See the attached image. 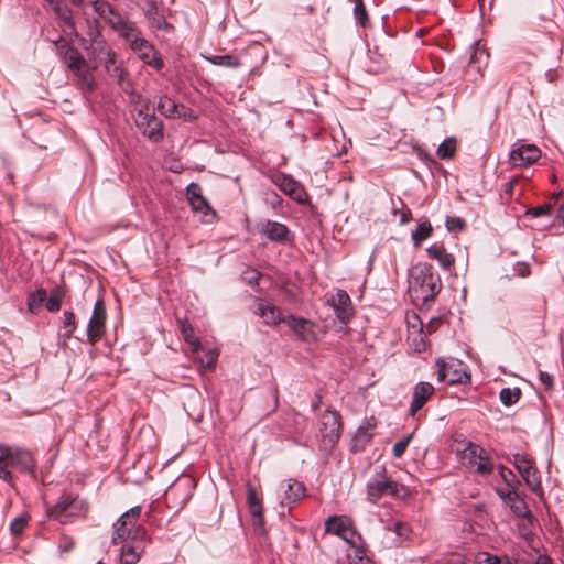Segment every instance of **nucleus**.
Returning a JSON list of instances; mask_svg holds the SVG:
<instances>
[{
	"label": "nucleus",
	"mask_w": 564,
	"mask_h": 564,
	"mask_svg": "<svg viewBox=\"0 0 564 564\" xmlns=\"http://www.w3.org/2000/svg\"><path fill=\"white\" fill-rule=\"evenodd\" d=\"M91 6L94 11L129 44V47L138 54L144 64L156 70L163 68L164 63L160 53L143 37L141 30L134 22L121 14L106 0H95Z\"/></svg>",
	"instance_id": "obj_1"
},
{
	"label": "nucleus",
	"mask_w": 564,
	"mask_h": 564,
	"mask_svg": "<svg viewBox=\"0 0 564 564\" xmlns=\"http://www.w3.org/2000/svg\"><path fill=\"white\" fill-rule=\"evenodd\" d=\"M34 462L32 454L26 449H12L7 445H0V478L10 482L12 479L9 468L19 469L22 473H32Z\"/></svg>",
	"instance_id": "obj_2"
},
{
	"label": "nucleus",
	"mask_w": 564,
	"mask_h": 564,
	"mask_svg": "<svg viewBox=\"0 0 564 564\" xmlns=\"http://www.w3.org/2000/svg\"><path fill=\"white\" fill-rule=\"evenodd\" d=\"M441 286V278L431 265L420 268L410 280V291L424 303L433 301Z\"/></svg>",
	"instance_id": "obj_3"
},
{
	"label": "nucleus",
	"mask_w": 564,
	"mask_h": 564,
	"mask_svg": "<svg viewBox=\"0 0 564 564\" xmlns=\"http://www.w3.org/2000/svg\"><path fill=\"white\" fill-rule=\"evenodd\" d=\"M387 492L398 498H406L410 495L408 487L391 480L382 468L367 484L368 500L375 503Z\"/></svg>",
	"instance_id": "obj_4"
},
{
	"label": "nucleus",
	"mask_w": 564,
	"mask_h": 564,
	"mask_svg": "<svg viewBox=\"0 0 564 564\" xmlns=\"http://www.w3.org/2000/svg\"><path fill=\"white\" fill-rule=\"evenodd\" d=\"M87 509L88 505L85 500L79 499L77 495L64 492L54 506L47 507L46 513L50 518L59 520L64 523L65 521L62 520L63 516L74 517L82 512H86Z\"/></svg>",
	"instance_id": "obj_5"
},
{
	"label": "nucleus",
	"mask_w": 564,
	"mask_h": 564,
	"mask_svg": "<svg viewBox=\"0 0 564 564\" xmlns=\"http://www.w3.org/2000/svg\"><path fill=\"white\" fill-rule=\"evenodd\" d=\"M341 417L337 411L326 410L319 419V434L325 448H332L340 436Z\"/></svg>",
	"instance_id": "obj_6"
},
{
	"label": "nucleus",
	"mask_w": 564,
	"mask_h": 564,
	"mask_svg": "<svg viewBox=\"0 0 564 564\" xmlns=\"http://www.w3.org/2000/svg\"><path fill=\"white\" fill-rule=\"evenodd\" d=\"M67 67L75 76L76 86L83 94H90L96 89L94 68L90 67L84 56L72 59Z\"/></svg>",
	"instance_id": "obj_7"
},
{
	"label": "nucleus",
	"mask_w": 564,
	"mask_h": 564,
	"mask_svg": "<svg viewBox=\"0 0 564 564\" xmlns=\"http://www.w3.org/2000/svg\"><path fill=\"white\" fill-rule=\"evenodd\" d=\"M325 532L341 538L350 546H355V540L359 538L354 528L351 518L347 516H330L325 520Z\"/></svg>",
	"instance_id": "obj_8"
},
{
	"label": "nucleus",
	"mask_w": 564,
	"mask_h": 564,
	"mask_svg": "<svg viewBox=\"0 0 564 564\" xmlns=\"http://www.w3.org/2000/svg\"><path fill=\"white\" fill-rule=\"evenodd\" d=\"M142 507L135 506L126 511L113 524L115 532L112 535V543L119 544L129 540L133 525L138 522L141 516Z\"/></svg>",
	"instance_id": "obj_9"
},
{
	"label": "nucleus",
	"mask_w": 564,
	"mask_h": 564,
	"mask_svg": "<svg viewBox=\"0 0 564 564\" xmlns=\"http://www.w3.org/2000/svg\"><path fill=\"white\" fill-rule=\"evenodd\" d=\"M106 330V308L104 301L98 299L95 303L93 315L87 325V341L90 345L97 344Z\"/></svg>",
	"instance_id": "obj_10"
},
{
	"label": "nucleus",
	"mask_w": 564,
	"mask_h": 564,
	"mask_svg": "<svg viewBox=\"0 0 564 564\" xmlns=\"http://www.w3.org/2000/svg\"><path fill=\"white\" fill-rule=\"evenodd\" d=\"M513 465L532 491L536 492L541 489L539 471L525 454L517 453L513 456Z\"/></svg>",
	"instance_id": "obj_11"
},
{
	"label": "nucleus",
	"mask_w": 564,
	"mask_h": 564,
	"mask_svg": "<svg viewBox=\"0 0 564 564\" xmlns=\"http://www.w3.org/2000/svg\"><path fill=\"white\" fill-rule=\"evenodd\" d=\"M135 124L141 133L151 142L159 143L164 138L163 122L153 113H143L135 118Z\"/></svg>",
	"instance_id": "obj_12"
},
{
	"label": "nucleus",
	"mask_w": 564,
	"mask_h": 564,
	"mask_svg": "<svg viewBox=\"0 0 564 564\" xmlns=\"http://www.w3.org/2000/svg\"><path fill=\"white\" fill-rule=\"evenodd\" d=\"M437 380L447 384L463 383L469 380V375L456 362L436 361Z\"/></svg>",
	"instance_id": "obj_13"
},
{
	"label": "nucleus",
	"mask_w": 564,
	"mask_h": 564,
	"mask_svg": "<svg viewBox=\"0 0 564 564\" xmlns=\"http://www.w3.org/2000/svg\"><path fill=\"white\" fill-rule=\"evenodd\" d=\"M541 156V151L533 144L516 142L510 153V162L513 166L523 167L536 162Z\"/></svg>",
	"instance_id": "obj_14"
},
{
	"label": "nucleus",
	"mask_w": 564,
	"mask_h": 564,
	"mask_svg": "<svg viewBox=\"0 0 564 564\" xmlns=\"http://www.w3.org/2000/svg\"><path fill=\"white\" fill-rule=\"evenodd\" d=\"M329 305L333 307L337 318L346 324L350 322L354 316V307L348 293L344 290H337L327 300Z\"/></svg>",
	"instance_id": "obj_15"
},
{
	"label": "nucleus",
	"mask_w": 564,
	"mask_h": 564,
	"mask_svg": "<svg viewBox=\"0 0 564 564\" xmlns=\"http://www.w3.org/2000/svg\"><path fill=\"white\" fill-rule=\"evenodd\" d=\"M288 325L292 333L305 343H313L318 339V326L312 321L290 316Z\"/></svg>",
	"instance_id": "obj_16"
},
{
	"label": "nucleus",
	"mask_w": 564,
	"mask_h": 564,
	"mask_svg": "<svg viewBox=\"0 0 564 564\" xmlns=\"http://www.w3.org/2000/svg\"><path fill=\"white\" fill-rule=\"evenodd\" d=\"M456 454L463 466L473 469L477 460L485 454V449L469 441H462L458 443Z\"/></svg>",
	"instance_id": "obj_17"
},
{
	"label": "nucleus",
	"mask_w": 564,
	"mask_h": 564,
	"mask_svg": "<svg viewBox=\"0 0 564 564\" xmlns=\"http://www.w3.org/2000/svg\"><path fill=\"white\" fill-rule=\"evenodd\" d=\"M187 198L195 212H204L205 216H210L207 221L216 217V212L210 207L207 199L203 196L202 187L197 183H191L187 186Z\"/></svg>",
	"instance_id": "obj_18"
},
{
	"label": "nucleus",
	"mask_w": 564,
	"mask_h": 564,
	"mask_svg": "<svg viewBox=\"0 0 564 564\" xmlns=\"http://www.w3.org/2000/svg\"><path fill=\"white\" fill-rule=\"evenodd\" d=\"M435 389L430 382H419L413 389L412 401L410 404V414L414 416L424 404L433 397Z\"/></svg>",
	"instance_id": "obj_19"
},
{
	"label": "nucleus",
	"mask_w": 564,
	"mask_h": 564,
	"mask_svg": "<svg viewBox=\"0 0 564 564\" xmlns=\"http://www.w3.org/2000/svg\"><path fill=\"white\" fill-rule=\"evenodd\" d=\"M305 429L306 419L304 415L293 410L284 412V435L286 434L288 437L299 441L296 436L301 435Z\"/></svg>",
	"instance_id": "obj_20"
},
{
	"label": "nucleus",
	"mask_w": 564,
	"mask_h": 564,
	"mask_svg": "<svg viewBox=\"0 0 564 564\" xmlns=\"http://www.w3.org/2000/svg\"><path fill=\"white\" fill-rule=\"evenodd\" d=\"M489 55L479 42H475L471 46L467 74L476 73L482 75V69L487 66Z\"/></svg>",
	"instance_id": "obj_21"
},
{
	"label": "nucleus",
	"mask_w": 564,
	"mask_h": 564,
	"mask_svg": "<svg viewBox=\"0 0 564 564\" xmlns=\"http://www.w3.org/2000/svg\"><path fill=\"white\" fill-rule=\"evenodd\" d=\"M143 14L149 21L151 28L165 31H170L172 29V25L167 23L164 14L154 1H147L143 8Z\"/></svg>",
	"instance_id": "obj_22"
},
{
	"label": "nucleus",
	"mask_w": 564,
	"mask_h": 564,
	"mask_svg": "<svg viewBox=\"0 0 564 564\" xmlns=\"http://www.w3.org/2000/svg\"><path fill=\"white\" fill-rule=\"evenodd\" d=\"M156 109L166 118H181L186 117L185 106L176 104L169 96H162L159 98Z\"/></svg>",
	"instance_id": "obj_23"
},
{
	"label": "nucleus",
	"mask_w": 564,
	"mask_h": 564,
	"mask_svg": "<svg viewBox=\"0 0 564 564\" xmlns=\"http://www.w3.org/2000/svg\"><path fill=\"white\" fill-rule=\"evenodd\" d=\"M284 194L299 204L308 203V195L301 183L284 174Z\"/></svg>",
	"instance_id": "obj_24"
},
{
	"label": "nucleus",
	"mask_w": 564,
	"mask_h": 564,
	"mask_svg": "<svg viewBox=\"0 0 564 564\" xmlns=\"http://www.w3.org/2000/svg\"><path fill=\"white\" fill-rule=\"evenodd\" d=\"M427 256L436 260L438 264L445 269H451L455 263V258L452 253H448L442 245L434 243L426 249Z\"/></svg>",
	"instance_id": "obj_25"
},
{
	"label": "nucleus",
	"mask_w": 564,
	"mask_h": 564,
	"mask_svg": "<svg viewBox=\"0 0 564 564\" xmlns=\"http://www.w3.org/2000/svg\"><path fill=\"white\" fill-rule=\"evenodd\" d=\"M258 312L267 324L275 325L282 321V312L280 308L269 302L261 301L258 304Z\"/></svg>",
	"instance_id": "obj_26"
},
{
	"label": "nucleus",
	"mask_w": 564,
	"mask_h": 564,
	"mask_svg": "<svg viewBox=\"0 0 564 564\" xmlns=\"http://www.w3.org/2000/svg\"><path fill=\"white\" fill-rule=\"evenodd\" d=\"M259 231L274 241L282 240V225L276 221L261 220L258 224Z\"/></svg>",
	"instance_id": "obj_27"
},
{
	"label": "nucleus",
	"mask_w": 564,
	"mask_h": 564,
	"mask_svg": "<svg viewBox=\"0 0 564 564\" xmlns=\"http://www.w3.org/2000/svg\"><path fill=\"white\" fill-rule=\"evenodd\" d=\"M143 550V545L124 544L121 547L120 564H137Z\"/></svg>",
	"instance_id": "obj_28"
},
{
	"label": "nucleus",
	"mask_w": 564,
	"mask_h": 564,
	"mask_svg": "<svg viewBox=\"0 0 564 564\" xmlns=\"http://www.w3.org/2000/svg\"><path fill=\"white\" fill-rule=\"evenodd\" d=\"M47 292L44 289H37L31 292L28 296V310L36 314L43 306V303L46 302Z\"/></svg>",
	"instance_id": "obj_29"
},
{
	"label": "nucleus",
	"mask_w": 564,
	"mask_h": 564,
	"mask_svg": "<svg viewBox=\"0 0 564 564\" xmlns=\"http://www.w3.org/2000/svg\"><path fill=\"white\" fill-rule=\"evenodd\" d=\"M284 494H285V498L290 502L294 503L305 497L306 488L303 482L293 479V480L289 481L288 490L284 491Z\"/></svg>",
	"instance_id": "obj_30"
},
{
	"label": "nucleus",
	"mask_w": 564,
	"mask_h": 564,
	"mask_svg": "<svg viewBox=\"0 0 564 564\" xmlns=\"http://www.w3.org/2000/svg\"><path fill=\"white\" fill-rule=\"evenodd\" d=\"M107 73L112 79H115L117 82V84L122 88V90L124 93L132 94V91H131L132 84L130 83V80L127 79L128 73L126 72L124 68H122V66H120V65L113 66V68Z\"/></svg>",
	"instance_id": "obj_31"
},
{
	"label": "nucleus",
	"mask_w": 564,
	"mask_h": 564,
	"mask_svg": "<svg viewBox=\"0 0 564 564\" xmlns=\"http://www.w3.org/2000/svg\"><path fill=\"white\" fill-rule=\"evenodd\" d=\"M65 296V290L61 285H56L50 292L48 297H46V308L48 312H57L61 308L62 301Z\"/></svg>",
	"instance_id": "obj_32"
},
{
	"label": "nucleus",
	"mask_w": 564,
	"mask_h": 564,
	"mask_svg": "<svg viewBox=\"0 0 564 564\" xmlns=\"http://www.w3.org/2000/svg\"><path fill=\"white\" fill-rule=\"evenodd\" d=\"M206 61H208L210 64L221 67H228V68H237L240 66V61L237 56L234 55H212V56H204Z\"/></svg>",
	"instance_id": "obj_33"
},
{
	"label": "nucleus",
	"mask_w": 564,
	"mask_h": 564,
	"mask_svg": "<svg viewBox=\"0 0 564 564\" xmlns=\"http://www.w3.org/2000/svg\"><path fill=\"white\" fill-rule=\"evenodd\" d=\"M247 502L250 513L253 517L262 516V506L257 496V490L250 482L247 484Z\"/></svg>",
	"instance_id": "obj_34"
},
{
	"label": "nucleus",
	"mask_w": 564,
	"mask_h": 564,
	"mask_svg": "<svg viewBox=\"0 0 564 564\" xmlns=\"http://www.w3.org/2000/svg\"><path fill=\"white\" fill-rule=\"evenodd\" d=\"M55 14L64 21L65 25L72 31L76 32V24L73 18V12L67 6H62V1L55 3L53 7Z\"/></svg>",
	"instance_id": "obj_35"
},
{
	"label": "nucleus",
	"mask_w": 564,
	"mask_h": 564,
	"mask_svg": "<svg viewBox=\"0 0 564 564\" xmlns=\"http://www.w3.org/2000/svg\"><path fill=\"white\" fill-rule=\"evenodd\" d=\"M432 226L429 220L421 221L415 230L412 231L411 238L415 247H419L432 234Z\"/></svg>",
	"instance_id": "obj_36"
},
{
	"label": "nucleus",
	"mask_w": 564,
	"mask_h": 564,
	"mask_svg": "<svg viewBox=\"0 0 564 564\" xmlns=\"http://www.w3.org/2000/svg\"><path fill=\"white\" fill-rule=\"evenodd\" d=\"M178 323L180 330L184 340L193 347V350L195 352H198L200 349V343L199 339L194 335L193 327L191 326V324L183 321H178Z\"/></svg>",
	"instance_id": "obj_37"
},
{
	"label": "nucleus",
	"mask_w": 564,
	"mask_h": 564,
	"mask_svg": "<svg viewBox=\"0 0 564 564\" xmlns=\"http://www.w3.org/2000/svg\"><path fill=\"white\" fill-rule=\"evenodd\" d=\"M57 52L59 57L67 64V66H69L72 59L83 56L76 47L72 46L66 41L59 45Z\"/></svg>",
	"instance_id": "obj_38"
},
{
	"label": "nucleus",
	"mask_w": 564,
	"mask_h": 564,
	"mask_svg": "<svg viewBox=\"0 0 564 564\" xmlns=\"http://www.w3.org/2000/svg\"><path fill=\"white\" fill-rule=\"evenodd\" d=\"M513 513L519 518H531V511L529 510L525 501L518 496H513V499L508 503Z\"/></svg>",
	"instance_id": "obj_39"
},
{
	"label": "nucleus",
	"mask_w": 564,
	"mask_h": 564,
	"mask_svg": "<svg viewBox=\"0 0 564 564\" xmlns=\"http://www.w3.org/2000/svg\"><path fill=\"white\" fill-rule=\"evenodd\" d=\"M456 152V141L453 138L444 140L437 148V156L442 160H448L454 156Z\"/></svg>",
	"instance_id": "obj_40"
},
{
	"label": "nucleus",
	"mask_w": 564,
	"mask_h": 564,
	"mask_svg": "<svg viewBox=\"0 0 564 564\" xmlns=\"http://www.w3.org/2000/svg\"><path fill=\"white\" fill-rule=\"evenodd\" d=\"M521 397V390L519 388H503L499 393L501 403L506 406H510L519 401Z\"/></svg>",
	"instance_id": "obj_41"
},
{
	"label": "nucleus",
	"mask_w": 564,
	"mask_h": 564,
	"mask_svg": "<svg viewBox=\"0 0 564 564\" xmlns=\"http://www.w3.org/2000/svg\"><path fill=\"white\" fill-rule=\"evenodd\" d=\"M63 326L66 329L62 335L64 339H69L76 329L75 314L72 311H65L63 313Z\"/></svg>",
	"instance_id": "obj_42"
},
{
	"label": "nucleus",
	"mask_w": 564,
	"mask_h": 564,
	"mask_svg": "<svg viewBox=\"0 0 564 564\" xmlns=\"http://www.w3.org/2000/svg\"><path fill=\"white\" fill-rule=\"evenodd\" d=\"M29 517L26 514H21L14 518L10 523V531L13 535H21L28 524Z\"/></svg>",
	"instance_id": "obj_43"
},
{
	"label": "nucleus",
	"mask_w": 564,
	"mask_h": 564,
	"mask_svg": "<svg viewBox=\"0 0 564 564\" xmlns=\"http://www.w3.org/2000/svg\"><path fill=\"white\" fill-rule=\"evenodd\" d=\"M473 469L480 475H490L494 470V465L485 453L481 455V458L477 460Z\"/></svg>",
	"instance_id": "obj_44"
},
{
	"label": "nucleus",
	"mask_w": 564,
	"mask_h": 564,
	"mask_svg": "<svg viewBox=\"0 0 564 564\" xmlns=\"http://www.w3.org/2000/svg\"><path fill=\"white\" fill-rule=\"evenodd\" d=\"M147 538H148V532H147L145 528L135 523L133 525V529L131 531V535L129 539L135 543L134 545H143L144 546V542H145Z\"/></svg>",
	"instance_id": "obj_45"
},
{
	"label": "nucleus",
	"mask_w": 564,
	"mask_h": 564,
	"mask_svg": "<svg viewBox=\"0 0 564 564\" xmlns=\"http://www.w3.org/2000/svg\"><path fill=\"white\" fill-rule=\"evenodd\" d=\"M400 208H398L395 205L392 208V213L394 216H399V223L400 225H405L412 219V213L411 210L405 207L404 203L400 200Z\"/></svg>",
	"instance_id": "obj_46"
},
{
	"label": "nucleus",
	"mask_w": 564,
	"mask_h": 564,
	"mask_svg": "<svg viewBox=\"0 0 564 564\" xmlns=\"http://www.w3.org/2000/svg\"><path fill=\"white\" fill-rule=\"evenodd\" d=\"M413 434H409L399 440L392 447V454L395 458H400L406 451Z\"/></svg>",
	"instance_id": "obj_47"
},
{
	"label": "nucleus",
	"mask_w": 564,
	"mask_h": 564,
	"mask_svg": "<svg viewBox=\"0 0 564 564\" xmlns=\"http://www.w3.org/2000/svg\"><path fill=\"white\" fill-rule=\"evenodd\" d=\"M133 102L138 107L137 116H140L141 112L151 113L150 112L151 100L148 97H144L140 94H135V95H133Z\"/></svg>",
	"instance_id": "obj_48"
},
{
	"label": "nucleus",
	"mask_w": 564,
	"mask_h": 564,
	"mask_svg": "<svg viewBox=\"0 0 564 564\" xmlns=\"http://www.w3.org/2000/svg\"><path fill=\"white\" fill-rule=\"evenodd\" d=\"M354 15L356 18L357 23L361 26H366L367 24V12L362 0H358L354 8Z\"/></svg>",
	"instance_id": "obj_49"
},
{
	"label": "nucleus",
	"mask_w": 564,
	"mask_h": 564,
	"mask_svg": "<svg viewBox=\"0 0 564 564\" xmlns=\"http://www.w3.org/2000/svg\"><path fill=\"white\" fill-rule=\"evenodd\" d=\"M354 554H349L348 558L350 564H368V558L365 556V552L361 547L357 546V541L355 540Z\"/></svg>",
	"instance_id": "obj_50"
},
{
	"label": "nucleus",
	"mask_w": 564,
	"mask_h": 564,
	"mask_svg": "<svg viewBox=\"0 0 564 564\" xmlns=\"http://www.w3.org/2000/svg\"><path fill=\"white\" fill-rule=\"evenodd\" d=\"M499 475L509 487H516L519 484L512 470L505 466H499Z\"/></svg>",
	"instance_id": "obj_51"
},
{
	"label": "nucleus",
	"mask_w": 564,
	"mask_h": 564,
	"mask_svg": "<svg viewBox=\"0 0 564 564\" xmlns=\"http://www.w3.org/2000/svg\"><path fill=\"white\" fill-rule=\"evenodd\" d=\"M260 278V273L254 269H247L241 274L242 281L250 285L257 284Z\"/></svg>",
	"instance_id": "obj_52"
},
{
	"label": "nucleus",
	"mask_w": 564,
	"mask_h": 564,
	"mask_svg": "<svg viewBox=\"0 0 564 564\" xmlns=\"http://www.w3.org/2000/svg\"><path fill=\"white\" fill-rule=\"evenodd\" d=\"M445 226L449 231H460L463 230L465 223L459 217H447L445 220Z\"/></svg>",
	"instance_id": "obj_53"
},
{
	"label": "nucleus",
	"mask_w": 564,
	"mask_h": 564,
	"mask_svg": "<svg viewBox=\"0 0 564 564\" xmlns=\"http://www.w3.org/2000/svg\"><path fill=\"white\" fill-rule=\"evenodd\" d=\"M539 380L543 384L545 391H552L554 387V378L546 371H539Z\"/></svg>",
	"instance_id": "obj_54"
},
{
	"label": "nucleus",
	"mask_w": 564,
	"mask_h": 564,
	"mask_svg": "<svg viewBox=\"0 0 564 564\" xmlns=\"http://www.w3.org/2000/svg\"><path fill=\"white\" fill-rule=\"evenodd\" d=\"M496 491H497L498 496L507 505L513 499V496H518V494L516 491V487H509V489H500V488H498Z\"/></svg>",
	"instance_id": "obj_55"
},
{
	"label": "nucleus",
	"mask_w": 564,
	"mask_h": 564,
	"mask_svg": "<svg viewBox=\"0 0 564 564\" xmlns=\"http://www.w3.org/2000/svg\"><path fill=\"white\" fill-rule=\"evenodd\" d=\"M393 531L401 538H406L409 532H410V529H409V525L406 523H403V522H395L393 524Z\"/></svg>",
	"instance_id": "obj_56"
},
{
	"label": "nucleus",
	"mask_w": 564,
	"mask_h": 564,
	"mask_svg": "<svg viewBox=\"0 0 564 564\" xmlns=\"http://www.w3.org/2000/svg\"><path fill=\"white\" fill-rule=\"evenodd\" d=\"M529 213L533 217H541V216L550 215L551 207H550V205H541V206L532 208Z\"/></svg>",
	"instance_id": "obj_57"
},
{
	"label": "nucleus",
	"mask_w": 564,
	"mask_h": 564,
	"mask_svg": "<svg viewBox=\"0 0 564 564\" xmlns=\"http://www.w3.org/2000/svg\"><path fill=\"white\" fill-rule=\"evenodd\" d=\"M216 361H217V354H215L214 351H209L207 354V360H206V362H204V367L209 370H213V369H215Z\"/></svg>",
	"instance_id": "obj_58"
},
{
	"label": "nucleus",
	"mask_w": 564,
	"mask_h": 564,
	"mask_svg": "<svg viewBox=\"0 0 564 564\" xmlns=\"http://www.w3.org/2000/svg\"><path fill=\"white\" fill-rule=\"evenodd\" d=\"M216 361H217V354H215L214 351H209L207 354V360H206V362H204V367L209 370H213V369H215Z\"/></svg>",
	"instance_id": "obj_59"
},
{
	"label": "nucleus",
	"mask_w": 564,
	"mask_h": 564,
	"mask_svg": "<svg viewBox=\"0 0 564 564\" xmlns=\"http://www.w3.org/2000/svg\"><path fill=\"white\" fill-rule=\"evenodd\" d=\"M265 202L275 208L278 205H280L281 199L276 193L272 192L265 194Z\"/></svg>",
	"instance_id": "obj_60"
},
{
	"label": "nucleus",
	"mask_w": 564,
	"mask_h": 564,
	"mask_svg": "<svg viewBox=\"0 0 564 564\" xmlns=\"http://www.w3.org/2000/svg\"><path fill=\"white\" fill-rule=\"evenodd\" d=\"M117 66L116 64V54L113 52H108L107 59L105 61L106 72H110V69Z\"/></svg>",
	"instance_id": "obj_61"
},
{
	"label": "nucleus",
	"mask_w": 564,
	"mask_h": 564,
	"mask_svg": "<svg viewBox=\"0 0 564 564\" xmlns=\"http://www.w3.org/2000/svg\"><path fill=\"white\" fill-rule=\"evenodd\" d=\"M518 182H519V178H518V177H513V178H511V180L508 182V184H507V186H506V191H505V192H506V194H507L508 196H510V197H511V196L513 195V191H514V187H516V185L518 184Z\"/></svg>",
	"instance_id": "obj_62"
},
{
	"label": "nucleus",
	"mask_w": 564,
	"mask_h": 564,
	"mask_svg": "<svg viewBox=\"0 0 564 564\" xmlns=\"http://www.w3.org/2000/svg\"><path fill=\"white\" fill-rule=\"evenodd\" d=\"M535 564H554L552 558L547 555H539Z\"/></svg>",
	"instance_id": "obj_63"
},
{
	"label": "nucleus",
	"mask_w": 564,
	"mask_h": 564,
	"mask_svg": "<svg viewBox=\"0 0 564 564\" xmlns=\"http://www.w3.org/2000/svg\"><path fill=\"white\" fill-rule=\"evenodd\" d=\"M186 117H183L185 120L193 121L196 119L194 111L187 107H185Z\"/></svg>",
	"instance_id": "obj_64"
}]
</instances>
